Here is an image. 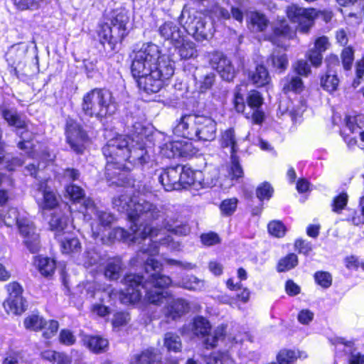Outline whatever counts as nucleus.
Returning a JSON list of instances; mask_svg holds the SVG:
<instances>
[{
  "label": "nucleus",
  "mask_w": 364,
  "mask_h": 364,
  "mask_svg": "<svg viewBox=\"0 0 364 364\" xmlns=\"http://www.w3.org/2000/svg\"><path fill=\"white\" fill-rule=\"evenodd\" d=\"M113 205L119 212L127 213L130 223L131 232L119 229L121 235L134 243L143 242L136 257L132 259V263L134 265L144 264L146 274L154 272L146 281L143 276L127 274L123 279L126 287L121 291L119 299L125 304L136 303L141 299V290L145 289L147 301L151 304L160 305L164 299L170 296L168 291L164 289L169 287L172 281L169 277L159 272L161 264L151 257L159 253L158 243L166 245L173 250H178L180 244L174 242L170 236L160 238L159 241L154 240L159 235V230L151 227V223L158 220L162 215V212L156 205L146 200L144 197L131 196L126 191L124 193L113 199Z\"/></svg>",
  "instance_id": "obj_1"
},
{
  "label": "nucleus",
  "mask_w": 364,
  "mask_h": 364,
  "mask_svg": "<svg viewBox=\"0 0 364 364\" xmlns=\"http://www.w3.org/2000/svg\"><path fill=\"white\" fill-rule=\"evenodd\" d=\"M173 58L160 55L154 43L144 44L134 56L131 71L138 87L146 93L158 92L174 73Z\"/></svg>",
  "instance_id": "obj_2"
},
{
  "label": "nucleus",
  "mask_w": 364,
  "mask_h": 364,
  "mask_svg": "<svg viewBox=\"0 0 364 364\" xmlns=\"http://www.w3.org/2000/svg\"><path fill=\"white\" fill-rule=\"evenodd\" d=\"M131 142L134 143V140L129 136L118 135L109 140L102 148V153L107 159L105 176L112 184L121 185L124 178V172L131 169L125 164Z\"/></svg>",
  "instance_id": "obj_3"
},
{
  "label": "nucleus",
  "mask_w": 364,
  "mask_h": 364,
  "mask_svg": "<svg viewBox=\"0 0 364 364\" xmlns=\"http://www.w3.org/2000/svg\"><path fill=\"white\" fill-rule=\"evenodd\" d=\"M117 109V104L108 90L95 88L83 97L82 110L86 116L101 119L114 114Z\"/></svg>",
  "instance_id": "obj_4"
},
{
  "label": "nucleus",
  "mask_w": 364,
  "mask_h": 364,
  "mask_svg": "<svg viewBox=\"0 0 364 364\" xmlns=\"http://www.w3.org/2000/svg\"><path fill=\"white\" fill-rule=\"evenodd\" d=\"M129 18L123 10L116 9L111 12L106 21L101 23L98 31L100 43L107 44L109 50H114L127 35V23Z\"/></svg>",
  "instance_id": "obj_5"
},
{
  "label": "nucleus",
  "mask_w": 364,
  "mask_h": 364,
  "mask_svg": "<svg viewBox=\"0 0 364 364\" xmlns=\"http://www.w3.org/2000/svg\"><path fill=\"white\" fill-rule=\"evenodd\" d=\"M183 27L187 33L198 41L207 40L214 32L213 23L205 17L189 14Z\"/></svg>",
  "instance_id": "obj_6"
},
{
  "label": "nucleus",
  "mask_w": 364,
  "mask_h": 364,
  "mask_svg": "<svg viewBox=\"0 0 364 364\" xmlns=\"http://www.w3.org/2000/svg\"><path fill=\"white\" fill-rule=\"evenodd\" d=\"M1 117L10 126L18 129H24L20 132V137L22 141L18 143V147L21 149H28L31 147L30 140L32 139V134L27 130L26 122L21 118L17 110L14 108L3 107L1 110Z\"/></svg>",
  "instance_id": "obj_7"
},
{
  "label": "nucleus",
  "mask_w": 364,
  "mask_h": 364,
  "mask_svg": "<svg viewBox=\"0 0 364 364\" xmlns=\"http://www.w3.org/2000/svg\"><path fill=\"white\" fill-rule=\"evenodd\" d=\"M192 331L193 333L202 337L207 336L205 340L206 348H213L217 342L222 339L225 334V327L220 326L214 331L213 334H209L210 331V324L209 321L203 316H197L193 319Z\"/></svg>",
  "instance_id": "obj_8"
},
{
  "label": "nucleus",
  "mask_w": 364,
  "mask_h": 364,
  "mask_svg": "<svg viewBox=\"0 0 364 364\" xmlns=\"http://www.w3.org/2000/svg\"><path fill=\"white\" fill-rule=\"evenodd\" d=\"M65 134L66 141L71 149L77 154H82L88 141V136L81 126L74 119L68 118L66 121Z\"/></svg>",
  "instance_id": "obj_9"
},
{
  "label": "nucleus",
  "mask_w": 364,
  "mask_h": 364,
  "mask_svg": "<svg viewBox=\"0 0 364 364\" xmlns=\"http://www.w3.org/2000/svg\"><path fill=\"white\" fill-rule=\"evenodd\" d=\"M287 14L291 21L298 23L297 29L299 32L306 33L314 25L316 11L314 9H306L291 5L287 8Z\"/></svg>",
  "instance_id": "obj_10"
},
{
  "label": "nucleus",
  "mask_w": 364,
  "mask_h": 364,
  "mask_svg": "<svg viewBox=\"0 0 364 364\" xmlns=\"http://www.w3.org/2000/svg\"><path fill=\"white\" fill-rule=\"evenodd\" d=\"M17 226L28 250L31 253L38 252L41 247L39 235L36 232L33 222L27 218L26 213H22Z\"/></svg>",
  "instance_id": "obj_11"
},
{
  "label": "nucleus",
  "mask_w": 364,
  "mask_h": 364,
  "mask_svg": "<svg viewBox=\"0 0 364 364\" xmlns=\"http://www.w3.org/2000/svg\"><path fill=\"white\" fill-rule=\"evenodd\" d=\"M9 297L4 303L6 311L9 314H21L27 307L26 301L22 296L23 289L19 284L12 282L7 286Z\"/></svg>",
  "instance_id": "obj_12"
},
{
  "label": "nucleus",
  "mask_w": 364,
  "mask_h": 364,
  "mask_svg": "<svg viewBox=\"0 0 364 364\" xmlns=\"http://www.w3.org/2000/svg\"><path fill=\"white\" fill-rule=\"evenodd\" d=\"M84 205L86 214H94L99 220V224L92 225L91 227L93 237L97 238L103 235L105 228L114 221V216L111 213L97 210L90 199L85 200Z\"/></svg>",
  "instance_id": "obj_13"
},
{
  "label": "nucleus",
  "mask_w": 364,
  "mask_h": 364,
  "mask_svg": "<svg viewBox=\"0 0 364 364\" xmlns=\"http://www.w3.org/2000/svg\"><path fill=\"white\" fill-rule=\"evenodd\" d=\"M195 129L194 140L211 141L215 139L217 124L210 117L198 115Z\"/></svg>",
  "instance_id": "obj_14"
},
{
  "label": "nucleus",
  "mask_w": 364,
  "mask_h": 364,
  "mask_svg": "<svg viewBox=\"0 0 364 364\" xmlns=\"http://www.w3.org/2000/svg\"><path fill=\"white\" fill-rule=\"evenodd\" d=\"M166 306L163 309L164 314L168 319L176 320L181 317L189 310V304L183 299H173L171 295L166 299Z\"/></svg>",
  "instance_id": "obj_15"
},
{
  "label": "nucleus",
  "mask_w": 364,
  "mask_h": 364,
  "mask_svg": "<svg viewBox=\"0 0 364 364\" xmlns=\"http://www.w3.org/2000/svg\"><path fill=\"white\" fill-rule=\"evenodd\" d=\"M197 114L183 115L173 128V133L190 140L195 139Z\"/></svg>",
  "instance_id": "obj_16"
},
{
  "label": "nucleus",
  "mask_w": 364,
  "mask_h": 364,
  "mask_svg": "<svg viewBox=\"0 0 364 364\" xmlns=\"http://www.w3.org/2000/svg\"><path fill=\"white\" fill-rule=\"evenodd\" d=\"M159 36L166 41H168L173 46L180 44L183 36V32L178 25L171 21H167L158 28Z\"/></svg>",
  "instance_id": "obj_17"
},
{
  "label": "nucleus",
  "mask_w": 364,
  "mask_h": 364,
  "mask_svg": "<svg viewBox=\"0 0 364 364\" xmlns=\"http://www.w3.org/2000/svg\"><path fill=\"white\" fill-rule=\"evenodd\" d=\"M158 180L166 191L181 189L179 170L177 166L162 171L159 175Z\"/></svg>",
  "instance_id": "obj_18"
},
{
  "label": "nucleus",
  "mask_w": 364,
  "mask_h": 364,
  "mask_svg": "<svg viewBox=\"0 0 364 364\" xmlns=\"http://www.w3.org/2000/svg\"><path fill=\"white\" fill-rule=\"evenodd\" d=\"M127 160L125 163L144 166L149 163L150 160V156L148 154L147 150L141 144L130 143L127 151Z\"/></svg>",
  "instance_id": "obj_19"
},
{
  "label": "nucleus",
  "mask_w": 364,
  "mask_h": 364,
  "mask_svg": "<svg viewBox=\"0 0 364 364\" xmlns=\"http://www.w3.org/2000/svg\"><path fill=\"white\" fill-rule=\"evenodd\" d=\"M191 145L175 141L166 144L162 148V154L167 158L187 157L190 154Z\"/></svg>",
  "instance_id": "obj_20"
},
{
  "label": "nucleus",
  "mask_w": 364,
  "mask_h": 364,
  "mask_svg": "<svg viewBox=\"0 0 364 364\" xmlns=\"http://www.w3.org/2000/svg\"><path fill=\"white\" fill-rule=\"evenodd\" d=\"M181 60L194 59L198 56L196 44L191 41H185L183 36L180 44L174 46Z\"/></svg>",
  "instance_id": "obj_21"
},
{
  "label": "nucleus",
  "mask_w": 364,
  "mask_h": 364,
  "mask_svg": "<svg viewBox=\"0 0 364 364\" xmlns=\"http://www.w3.org/2000/svg\"><path fill=\"white\" fill-rule=\"evenodd\" d=\"M196 80V85L200 92H205L210 90L215 82V74L213 72L202 73L198 70L197 73L193 75Z\"/></svg>",
  "instance_id": "obj_22"
},
{
  "label": "nucleus",
  "mask_w": 364,
  "mask_h": 364,
  "mask_svg": "<svg viewBox=\"0 0 364 364\" xmlns=\"http://www.w3.org/2000/svg\"><path fill=\"white\" fill-rule=\"evenodd\" d=\"M219 141L222 148L229 149L231 155L236 154L238 146L234 129L229 128L222 132Z\"/></svg>",
  "instance_id": "obj_23"
},
{
  "label": "nucleus",
  "mask_w": 364,
  "mask_h": 364,
  "mask_svg": "<svg viewBox=\"0 0 364 364\" xmlns=\"http://www.w3.org/2000/svg\"><path fill=\"white\" fill-rule=\"evenodd\" d=\"M164 225L165 228L177 235H187L191 228L186 222H183L177 219L167 218L164 220Z\"/></svg>",
  "instance_id": "obj_24"
},
{
  "label": "nucleus",
  "mask_w": 364,
  "mask_h": 364,
  "mask_svg": "<svg viewBox=\"0 0 364 364\" xmlns=\"http://www.w3.org/2000/svg\"><path fill=\"white\" fill-rule=\"evenodd\" d=\"M50 229L59 236L61 232H66V230L70 228L68 216L61 213H54L49 222Z\"/></svg>",
  "instance_id": "obj_25"
},
{
  "label": "nucleus",
  "mask_w": 364,
  "mask_h": 364,
  "mask_svg": "<svg viewBox=\"0 0 364 364\" xmlns=\"http://www.w3.org/2000/svg\"><path fill=\"white\" fill-rule=\"evenodd\" d=\"M124 270V266L122 259L115 257L109 259L105 269V276L109 280L118 279Z\"/></svg>",
  "instance_id": "obj_26"
},
{
  "label": "nucleus",
  "mask_w": 364,
  "mask_h": 364,
  "mask_svg": "<svg viewBox=\"0 0 364 364\" xmlns=\"http://www.w3.org/2000/svg\"><path fill=\"white\" fill-rule=\"evenodd\" d=\"M43 196V200L39 204L43 209H53L58 205V199L53 191L46 183H43L38 188Z\"/></svg>",
  "instance_id": "obj_27"
},
{
  "label": "nucleus",
  "mask_w": 364,
  "mask_h": 364,
  "mask_svg": "<svg viewBox=\"0 0 364 364\" xmlns=\"http://www.w3.org/2000/svg\"><path fill=\"white\" fill-rule=\"evenodd\" d=\"M249 80L257 87H262L268 84L270 77L267 68L263 65H257L255 70L250 71Z\"/></svg>",
  "instance_id": "obj_28"
},
{
  "label": "nucleus",
  "mask_w": 364,
  "mask_h": 364,
  "mask_svg": "<svg viewBox=\"0 0 364 364\" xmlns=\"http://www.w3.org/2000/svg\"><path fill=\"white\" fill-rule=\"evenodd\" d=\"M87 348L95 353L105 352L109 345L108 341L100 336H90L85 339Z\"/></svg>",
  "instance_id": "obj_29"
},
{
  "label": "nucleus",
  "mask_w": 364,
  "mask_h": 364,
  "mask_svg": "<svg viewBox=\"0 0 364 364\" xmlns=\"http://www.w3.org/2000/svg\"><path fill=\"white\" fill-rule=\"evenodd\" d=\"M299 358H306L307 355L304 352L283 349L277 355V361L279 364H294Z\"/></svg>",
  "instance_id": "obj_30"
},
{
  "label": "nucleus",
  "mask_w": 364,
  "mask_h": 364,
  "mask_svg": "<svg viewBox=\"0 0 364 364\" xmlns=\"http://www.w3.org/2000/svg\"><path fill=\"white\" fill-rule=\"evenodd\" d=\"M267 64L279 73H283L288 66V59L284 53L274 52L267 60Z\"/></svg>",
  "instance_id": "obj_31"
},
{
  "label": "nucleus",
  "mask_w": 364,
  "mask_h": 364,
  "mask_svg": "<svg viewBox=\"0 0 364 364\" xmlns=\"http://www.w3.org/2000/svg\"><path fill=\"white\" fill-rule=\"evenodd\" d=\"M43 359L50 362L52 364H71L70 358L64 353L47 350L41 353Z\"/></svg>",
  "instance_id": "obj_32"
},
{
  "label": "nucleus",
  "mask_w": 364,
  "mask_h": 364,
  "mask_svg": "<svg viewBox=\"0 0 364 364\" xmlns=\"http://www.w3.org/2000/svg\"><path fill=\"white\" fill-rule=\"evenodd\" d=\"M283 91L285 93L289 92H300L303 90V82L300 77L287 75L282 80Z\"/></svg>",
  "instance_id": "obj_33"
},
{
  "label": "nucleus",
  "mask_w": 364,
  "mask_h": 364,
  "mask_svg": "<svg viewBox=\"0 0 364 364\" xmlns=\"http://www.w3.org/2000/svg\"><path fill=\"white\" fill-rule=\"evenodd\" d=\"M164 345L168 351L174 353L181 351L182 348L181 338L172 332H168L164 335Z\"/></svg>",
  "instance_id": "obj_34"
},
{
  "label": "nucleus",
  "mask_w": 364,
  "mask_h": 364,
  "mask_svg": "<svg viewBox=\"0 0 364 364\" xmlns=\"http://www.w3.org/2000/svg\"><path fill=\"white\" fill-rule=\"evenodd\" d=\"M176 285L191 291H201L204 288V281L191 275L183 278Z\"/></svg>",
  "instance_id": "obj_35"
},
{
  "label": "nucleus",
  "mask_w": 364,
  "mask_h": 364,
  "mask_svg": "<svg viewBox=\"0 0 364 364\" xmlns=\"http://www.w3.org/2000/svg\"><path fill=\"white\" fill-rule=\"evenodd\" d=\"M177 168L179 170L181 189L194 183L195 173L191 168L181 165H177Z\"/></svg>",
  "instance_id": "obj_36"
},
{
  "label": "nucleus",
  "mask_w": 364,
  "mask_h": 364,
  "mask_svg": "<svg viewBox=\"0 0 364 364\" xmlns=\"http://www.w3.org/2000/svg\"><path fill=\"white\" fill-rule=\"evenodd\" d=\"M27 52V47L22 43L14 45L8 52V56L14 64H19L25 58Z\"/></svg>",
  "instance_id": "obj_37"
},
{
  "label": "nucleus",
  "mask_w": 364,
  "mask_h": 364,
  "mask_svg": "<svg viewBox=\"0 0 364 364\" xmlns=\"http://www.w3.org/2000/svg\"><path fill=\"white\" fill-rule=\"evenodd\" d=\"M339 83V79L336 73L327 70L326 75L321 78V87L328 92H332L336 90Z\"/></svg>",
  "instance_id": "obj_38"
},
{
  "label": "nucleus",
  "mask_w": 364,
  "mask_h": 364,
  "mask_svg": "<svg viewBox=\"0 0 364 364\" xmlns=\"http://www.w3.org/2000/svg\"><path fill=\"white\" fill-rule=\"evenodd\" d=\"M36 262L39 272L44 276H50L55 271V263L53 259L48 257H38Z\"/></svg>",
  "instance_id": "obj_39"
},
{
  "label": "nucleus",
  "mask_w": 364,
  "mask_h": 364,
  "mask_svg": "<svg viewBox=\"0 0 364 364\" xmlns=\"http://www.w3.org/2000/svg\"><path fill=\"white\" fill-rule=\"evenodd\" d=\"M273 33L269 39L274 43H277V38L279 37H289L291 34V28L285 21L274 26Z\"/></svg>",
  "instance_id": "obj_40"
},
{
  "label": "nucleus",
  "mask_w": 364,
  "mask_h": 364,
  "mask_svg": "<svg viewBox=\"0 0 364 364\" xmlns=\"http://www.w3.org/2000/svg\"><path fill=\"white\" fill-rule=\"evenodd\" d=\"M134 360L136 364H154L158 360V355L154 348H148L136 355Z\"/></svg>",
  "instance_id": "obj_41"
},
{
  "label": "nucleus",
  "mask_w": 364,
  "mask_h": 364,
  "mask_svg": "<svg viewBox=\"0 0 364 364\" xmlns=\"http://www.w3.org/2000/svg\"><path fill=\"white\" fill-rule=\"evenodd\" d=\"M60 247L62 252L65 254L77 252L81 249L80 242L76 237H65L60 240Z\"/></svg>",
  "instance_id": "obj_42"
},
{
  "label": "nucleus",
  "mask_w": 364,
  "mask_h": 364,
  "mask_svg": "<svg viewBox=\"0 0 364 364\" xmlns=\"http://www.w3.org/2000/svg\"><path fill=\"white\" fill-rule=\"evenodd\" d=\"M23 323L26 329L37 331L43 328L44 319L38 315L32 314L25 318Z\"/></svg>",
  "instance_id": "obj_43"
},
{
  "label": "nucleus",
  "mask_w": 364,
  "mask_h": 364,
  "mask_svg": "<svg viewBox=\"0 0 364 364\" xmlns=\"http://www.w3.org/2000/svg\"><path fill=\"white\" fill-rule=\"evenodd\" d=\"M298 264V257L294 254H289L287 257L279 260L277 266L278 272H285L288 271L294 267H296Z\"/></svg>",
  "instance_id": "obj_44"
},
{
  "label": "nucleus",
  "mask_w": 364,
  "mask_h": 364,
  "mask_svg": "<svg viewBox=\"0 0 364 364\" xmlns=\"http://www.w3.org/2000/svg\"><path fill=\"white\" fill-rule=\"evenodd\" d=\"M250 20L253 29L257 31H264L269 23L265 16L259 12L252 13Z\"/></svg>",
  "instance_id": "obj_45"
},
{
  "label": "nucleus",
  "mask_w": 364,
  "mask_h": 364,
  "mask_svg": "<svg viewBox=\"0 0 364 364\" xmlns=\"http://www.w3.org/2000/svg\"><path fill=\"white\" fill-rule=\"evenodd\" d=\"M217 70L224 80L230 82L235 77L236 71L230 60H228L227 62Z\"/></svg>",
  "instance_id": "obj_46"
},
{
  "label": "nucleus",
  "mask_w": 364,
  "mask_h": 364,
  "mask_svg": "<svg viewBox=\"0 0 364 364\" xmlns=\"http://www.w3.org/2000/svg\"><path fill=\"white\" fill-rule=\"evenodd\" d=\"M346 121V126L351 132H355L357 128L361 129L364 126V116L363 114L347 116Z\"/></svg>",
  "instance_id": "obj_47"
},
{
  "label": "nucleus",
  "mask_w": 364,
  "mask_h": 364,
  "mask_svg": "<svg viewBox=\"0 0 364 364\" xmlns=\"http://www.w3.org/2000/svg\"><path fill=\"white\" fill-rule=\"evenodd\" d=\"M104 259L102 255L95 249H90L85 253V263L88 266L101 264Z\"/></svg>",
  "instance_id": "obj_48"
},
{
  "label": "nucleus",
  "mask_w": 364,
  "mask_h": 364,
  "mask_svg": "<svg viewBox=\"0 0 364 364\" xmlns=\"http://www.w3.org/2000/svg\"><path fill=\"white\" fill-rule=\"evenodd\" d=\"M341 343L344 344L346 348H349V350L345 349L346 353H350V356L349 358V364H364V354L361 355L359 353H355L351 351V348L353 347V343L350 341L345 343L343 338H341Z\"/></svg>",
  "instance_id": "obj_49"
},
{
  "label": "nucleus",
  "mask_w": 364,
  "mask_h": 364,
  "mask_svg": "<svg viewBox=\"0 0 364 364\" xmlns=\"http://www.w3.org/2000/svg\"><path fill=\"white\" fill-rule=\"evenodd\" d=\"M348 196L346 193H341L336 196L332 202V210L336 213H340L347 205Z\"/></svg>",
  "instance_id": "obj_50"
},
{
  "label": "nucleus",
  "mask_w": 364,
  "mask_h": 364,
  "mask_svg": "<svg viewBox=\"0 0 364 364\" xmlns=\"http://www.w3.org/2000/svg\"><path fill=\"white\" fill-rule=\"evenodd\" d=\"M341 59L344 70H350L354 60V52L351 47L345 48L342 50Z\"/></svg>",
  "instance_id": "obj_51"
},
{
  "label": "nucleus",
  "mask_w": 364,
  "mask_h": 364,
  "mask_svg": "<svg viewBox=\"0 0 364 364\" xmlns=\"http://www.w3.org/2000/svg\"><path fill=\"white\" fill-rule=\"evenodd\" d=\"M314 279L323 288H328L332 284V276L327 272H316L314 274Z\"/></svg>",
  "instance_id": "obj_52"
},
{
  "label": "nucleus",
  "mask_w": 364,
  "mask_h": 364,
  "mask_svg": "<svg viewBox=\"0 0 364 364\" xmlns=\"http://www.w3.org/2000/svg\"><path fill=\"white\" fill-rule=\"evenodd\" d=\"M58 328L59 324L57 321L50 320L48 321H46L44 320V324L41 329L43 330V337L46 338H50L57 333Z\"/></svg>",
  "instance_id": "obj_53"
},
{
  "label": "nucleus",
  "mask_w": 364,
  "mask_h": 364,
  "mask_svg": "<svg viewBox=\"0 0 364 364\" xmlns=\"http://www.w3.org/2000/svg\"><path fill=\"white\" fill-rule=\"evenodd\" d=\"M65 191L70 200L74 202H78L85 196V192L82 188L75 185H69L66 187Z\"/></svg>",
  "instance_id": "obj_54"
},
{
  "label": "nucleus",
  "mask_w": 364,
  "mask_h": 364,
  "mask_svg": "<svg viewBox=\"0 0 364 364\" xmlns=\"http://www.w3.org/2000/svg\"><path fill=\"white\" fill-rule=\"evenodd\" d=\"M228 59L220 52H213L209 55V63L210 65L218 70L221 68Z\"/></svg>",
  "instance_id": "obj_55"
},
{
  "label": "nucleus",
  "mask_w": 364,
  "mask_h": 364,
  "mask_svg": "<svg viewBox=\"0 0 364 364\" xmlns=\"http://www.w3.org/2000/svg\"><path fill=\"white\" fill-rule=\"evenodd\" d=\"M22 216L18 210L15 208H11L4 215V221L7 226H12L15 224L18 225V220Z\"/></svg>",
  "instance_id": "obj_56"
},
{
  "label": "nucleus",
  "mask_w": 364,
  "mask_h": 364,
  "mask_svg": "<svg viewBox=\"0 0 364 364\" xmlns=\"http://www.w3.org/2000/svg\"><path fill=\"white\" fill-rule=\"evenodd\" d=\"M237 200L235 198L224 200L220 206V210L223 215H230L236 210Z\"/></svg>",
  "instance_id": "obj_57"
},
{
  "label": "nucleus",
  "mask_w": 364,
  "mask_h": 364,
  "mask_svg": "<svg viewBox=\"0 0 364 364\" xmlns=\"http://www.w3.org/2000/svg\"><path fill=\"white\" fill-rule=\"evenodd\" d=\"M273 188L269 183L264 182L259 186L257 188V197L262 200L264 199L269 200L273 193Z\"/></svg>",
  "instance_id": "obj_58"
},
{
  "label": "nucleus",
  "mask_w": 364,
  "mask_h": 364,
  "mask_svg": "<svg viewBox=\"0 0 364 364\" xmlns=\"http://www.w3.org/2000/svg\"><path fill=\"white\" fill-rule=\"evenodd\" d=\"M230 174L232 176V178H239L243 176V170L236 154L231 155Z\"/></svg>",
  "instance_id": "obj_59"
},
{
  "label": "nucleus",
  "mask_w": 364,
  "mask_h": 364,
  "mask_svg": "<svg viewBox=\"0 0 364 364\" xmlns=\"http://www.w3.org/2000/svg\"><path fill=\"white\" fill-rule=\"evenodd\" d=\"M269 232L277 237H283L286 232L284 224L279 221H272L268 225Z\"/></svg>",
  "instance_id": "obj_60"
},
{
  "label": "nucleus",
  "mask_w": 364,
  "mask_h": 364,
  "mask_svg": "<svg viewBox=\"0 0 364 364\" xmlns=\"http://www.w3.org/2000/svg\"><path fill=\"white\" fill-rule=\"evenodd\" d=\"M248 105L254 109H259L262 104V97L259 92L252 90L247 97Z\"/></svg>",
  "instance_id": "obj_61"
},
{
  "label": "nucleus",
  "mask_w": 364,
  "mask_h": 364,
  "mask_svg": "<svg viewBox=\"0 0 364 364\" xmlns=\"http://www.w3.org/2000/svg\"><path fill=\"white\" fill-rule=\"evenodd\" d=\"M294 71L299 75L307 76L311 72V68L306 60H299L293 65Z\"/></svg>",
  "instance_id": "obj_62"
},
{
  "label": "nucleus",
  "mask_w": 364,
  "mask_h": 364,
  "mask_svg": "<svg viewBox=\"0 0 364 364\" xmlns=\"http://www.w3.org/2000/svg\"><path fill=\"white\" fill-rule=\"evenodd\" d=\"M59 341L63 345L72 346L75 343L76 338L70 330L63 329L60 333Z\"/></svg>",
  "instance_id": "obj_63"
},
{
  "label": "nucleus",
  "mask_w": 364,
  "mask_h": 364,
  "mask_svg": "<svg viewBox=\"0 0 364 364\" xmlns=\"http://www.w3.org/2000/svg\"><path fill=\"white\" fill-rule=\"evenodd\" d=\"M206 364H234V361L228 355H220L209 357Z\"/></svg>",
  "instance_id": "obj_64"
}]
</instances>
